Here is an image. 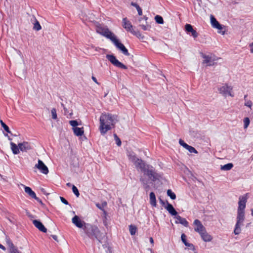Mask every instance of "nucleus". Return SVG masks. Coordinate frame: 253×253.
<instances>
[{"label":"nucleus","mask_w":253,"mask_h":253,"mask_svg":"<svg viewBox=\"0 0 253 253\" xmlns=\"http://www.w3.org/2000/svg\"><path fill=\"white\" fill-rule=\"evenodd\" d=\"M118 122L117 116L111 114H102L100 117L99 129L102 135H105L111 130Z\"/></svg>","instance_id":"1"},{"label":"nucleus","mask_w":253,"mask_h":253,"mask_svg":"<svg viewBox=\"0 0 253 253\" xmlns=\"http://www.w3.org/2000/svg\"><path fill=\"white\" fill-rule=\"evenodd\" d=\"M84 230L88 237L90 238L94 237L100 243H101L103 234L96 226L87 223L85 225Z\"/></svg>","instance_id":"2"},{"label":"nucleus","mask_w":253,"mask_h":253,"mask_svg":"<svg viewBox=\"0 0 253 253\" xmlns=\"http://www.w3.org/2000/svg\"><path fill=\"white\" fill-rule=\"evenodd\" d=\"M123 27L128 32H130L133 35L140 39H144V36L142 35L138 30H135L131 22L126 17L123 19Z\"/></svg>","instance_id":"3"},{"label":"nucleus","mask_w":253,"mask_h":253,"mask_svg":"<svg viewBox=\"0 0 253 253\" xmlns=\"http://www.w3.org/2000/svg\"><path fill=\"white\" fill-rule=\"evenodd\" d=\"M202 57L203 58V64H205L207 66H214L216 64V61L221 59V58H218L212 55H206L202 54Z\"/></svg>","instance_id":"4"},{"label":"nucleus","mask_w":253,"mask_h":253,"mask_svg":"<svg viewBox=\"0 0 253 253\" xmlns=\"http://www.w3.org/2000/svg\"><path fill=\"white\" fill-rule=\"evenodd\" d=\"M96 32L98 34L105 37L107 39H110L111 41L116 37L113 33H112L108 28H106L97 27L96 28Z\"/></svg>","instance_id":"5"},{"label":"nucleus","mask_w":253,"mask_h":253,"mask_svg":"<svg viewBox=\"0 0 253 253\" xmlns=\"http://www.w3.org/2000/svg\"><path fill=\"white\" fill-rule=\"evenodd\" d=\"M106 58L114 66L124 69H127V67L120 62L113 55L107 54Z\"/></svg>","instance_id":"6"},{"label":"nucleus","mask_w":253,"mask_h":253,"mask_svg":"<svg viewBox=\"0 0 253 253\" xmlns=\"http://www.w3.org/2000/svg\"><path fill=\"white\" fill-rule=\"evenodd\" d=\"M112 42H113L116 47L122 52V53L126 56L129 55V53L127 49L123 43L119 41L116 37L114 38Z\"/></svg>","instance_id":"7"},{"label":"nucleus","mask_w":253,"mask_h":253,"mask_svg":"<svg viewBox=\"0 0 253 253\" xmlns=\"http://www.w3.org/2000/svg\"><path fill=\"white\" fill-rule=\"evenodd\" d=\"M218 90L219 93L222 94L224 96H226L227 95L233 96V95L231 93L232 87L231 86L224 84L222 86L219 87L218 88Z\"/></svg>","instance_id":"8"},{"label":"nucleus","mask_w":253,"mask_h":253,"mask_svg":"<svg viewBox=\"0 0 253 253\" xmlns=\"http://www.w3.org/2000/svg\"><path fill=\"white\" fill-rule=\"evenodd\" d=\"M72 222L77 227L83 228L84 230V229L85 225L87 224L84 221L82 220L77 215H75L72 218Z\"/></svg>","instance_id":"9"},{"label":"nucleus","mask_w":253,"mask_h":253,"mask_svg":"<svg viewBox=\"0 0 253 253\" xmlns=\"http://www.w3.org/2000/svg\"><path fill=\"white\" fill-rule=\"evenodd\" d=\"M5 241L10 253H22L18 250L17 248L14 245L8 237H6Z\"/></svg>","instance_id":"10"},{"label":"nucleus","mask_w":253,"mask_h":253,"mask_svg":"<svg viewBox=\"0 0 253 253\" xmlns=\"http://www.w3.org/2000/svg\"><path fill=\"white\" fill-rule=\"evenodd\" d=\"M133 164L137 169H140L144 173L146 172L147 167H148V166L146 165L142 160L138 159Z\"/></svg>","instance_id":"11"},{"label":"nucleus","mask_w":253,"mask_h":253,"mask_svg":"<svg viewBox=\"0 0 253 253\" xmlns=\"http://www.w3.org/2000/svg\"><path fill=\"white\" fill-rule=\"evenodd\" d=\"M35 168L38 169L42 173L47 174L48 173V168L41 160H38V163L35 166Z\"/></svg>","instance_id":"12"},{"label":"nucleus","mask_w":253,"mask_h":253,"mask_svg":"<svg viewBox=\"0 0 253 253\" xmlns=\"http://www.w3.org/2000/svg\"><path fill=\"white\" fill-rule=\"evenodd\" d=\"M247 201V197L246 195L241 196L239 198L238 202V211H245L244 210L246 208V204Z\"/></svg>","instance_id":"13"},{"label":"nucleus","mask_w":253,"mask_h":253,"mask_svg":"<svg viewBox=\"0 0 253 253\" xmlns=\"http://www.w3.org/2000/svg\"><path fill=\"white\" fill-rule=\"evenodd\" d=\"M193 225H194V230L199 234L203 232L206 229L202 222L199 219H195L194 221Z\"/></svg>","instance_id":"14"},{"label":"nucleus","mask_w":253,"mask_h":253,"mask_svg":"<svg viewBox=\"0 0 253 253\" xmlns=\"http://www.w3.org/2000/svg\"><path fill=\"white\" fill-rule=\"evenodd\" d=\"M210 20L211 25L213 28H216L220 31L223 29L222 26L217 21L213 15H211Z\"/></svg>","instance_id":"15"},{"label":"nucleus","mask_w":253,"mask_h":253,"mask_svg":"<svg viewBox=\"0 0 253 253\" xmlns=\"http://www.w3.org/2000/svg\"><path fill=\"white\" fill-rule=\"evenodd\" d=\"M25 189V192L28 194L32 198L35 199L38 202H41V200L36 196L35 193L32 190V189L28 186H25L23 184H22Z\"/></svg>","instance_id":"16"},{"label":"nucleus","mask_w":253,"mask_h":253,"mask_svg":"<svg viewBox=\"0 0 253 253\" xmlns=\"http://www.w3.org/2000/svg\"><path fill=\"white\" fill-rule=\"evenodd\" d=\"M179 143L181 146H183L184 148L187 149L189 152L194 153L195 154L198 153L197 151L193 147L188 145L182 139H180L179 140Z\"/></svg>","instance_id":"17"},{"label":"nucleus","mask_w":253,"mask_h":253,"mask_svg":"<svg viewBox=\"0 0 253 253\" xmlns=\"http://www.w3.org/2000/svg\"><path fill=\"white\" fill-rule=\"evenodd\" d=\"M185 30L187 33H191L194 38H196L198 34L196 30H195L192 26L189 24H186L185 25Z\"/></svg>","instance_id":"18"},{"label":"nucleus","mask_w":253,"mask_h":253,"mask_svg":"<svg viewBox=\"0 0 253 253\" xmlns=\"http://www.w3.org/2000/svg\"><path fill=\"white\" fill-rule=\"evenodd\" d=\"M144 173L147 175L149 178L153 181H155L157 179L156 173L152 169H149V167H147L146 172Z\"/></svg>","instance_id":"19"},{"label":"nucleus","mask_w":253,"mask_h":253,"mask_svg":"<svg viewBox=\"0 0 253 253\" xmlns=\"http://www.w3.org/2000/svg\"><path fill=\"white\" fill-rule=\"evenodd\" d=\"M33 224L40 231L46 233L47 231L46 228L44 226L42 223L39 220H34L33 221Z\"/></svg>","instance_id":"20"},{"label":"nucleus","mask_w":253,"mask_h":253,"mask_svg":"<svg viewBox=\"0 0 253 253\" xmlns=\"http://www.w3.org/2000/svg\"><path fill=\"white\" fill-rule=\"evenodd\" d=\"M199 234L200 235L203 240L205 242H210L212 239V236L207 232L206 229L204 231L202 232Z\"/></svg>","instance_id":"21"},{"label":"nucleus","mask_w":253,"mask_h":253,"mask_svg":"<svg viewBox=\"0 0 253 253\" xmlns=\"http://www.w3.org/2000/svg\"><path fill=\"white\" fill-rule=\"evenodd\" d=\"M175 218L176 219L175 222L176 224L180 223L185 227H187L188 226V222L185 218H182L178 215L175 216Z\"/></svg>","instance_id":"22"},{"label":"nucleus","mask_w":253,"mask_h":253,"mask_svg":"<svg viewBox=\"0 0 253 253\" xmlns=\"http://www.w3.org/2000/svg\"><path fill=\"white\" fill-rule=\"evenodd\" d=\"M245 219V211H238L237 223L243 224Z\"/></svg>","instance_id":"23"},{"label":"nucleus","mask_w":253,"mask_h":253,"mask_svg":"<svg viewBox=\"0 0 253 253\" xmlns=\"http://www.w3.org/2000/svg\"><path fill=\"white\" fill-rule=\"evenodd\" d=\"M19 150L21 151H27L28 150L30 149V146L28 142H24L18 144Z\"/></svg>","instance_id":"24"},{"label":"nucleus","mask_w":253,"mask_h":253,"mask_svg":"<svg viewBox=\"0 0 253 253\" xmlns=\"http://www.w3.org/2000/svg\"><path fill=\"white\" fill-rule=\"evenodd\" d=\"M166 209L172 215H174L175 216L177 215V212L174 209L172 205L168 203L167 206L166 207Z\"/></svg>","instance_id":"25"},{"label":"nucleus","mask_w":253,"mask_h":253,"mask_svg":"<svg viewBox=\"0 0 253 253\" xmlns=\"http://www.w3.org/2000/svg\"><path fill=\"white\" fill-rule=\"evenodd\" d=\"M73 130L74 134L77 136H81L84 133L83 127H73Z\"/></svg>","instance_id":"26"},{"label":"nucleus","mask_w":253,"mask_h":253,"mask_svg":"<svg viewBox=\"0 0 253 253\" xmlns=\"http://www.w3.org/2000/svg\"><path fill=\"white\" fill-rule=\"evenodd\" d=\"M150 203L153 207L156 206V199L154 192H152L150 194Z\"/></svg>","instance_id":"27"},{"label":"nucleus","mask_w":253,"mask_h":253,"mask_svg":"<svg viewBox=\"0 0 253 253\" xmlns=\"http://www.w3.org/2000/svg\"><path fill=\"white\" fill-rule=\"evenodd\" d=\"M11 149L14 154H17L19 153V148L13 142L10 143Z\"/></svg>","instance_id":"28"},{"label":"nucleus","mask_w":253,"mask_h":253,"mask_svg":"<svg viewBox=\"0 0 253 253\" xmlns=\"http://www.w3.org/2000/svg\"><path fill=\"white\" fill-rule=\"evenodd\" d=\"M127 156L128 157L129 160L133 163L138 159L136 157L135 154L131 151L128 152Z\"/></svg>","instance_id":"29"},{"label":"nucleus","mask_w":253,"mask_h":253,"mask_svg":"<svg viewBox=\"0 0 253 253\" xmlns=\"http://www.w3.org/2000/svg\"><path fill=\"white\" fill-rule=\"evenodd\" d=\"M127 156L128 157L129 160L133 163L138 159L136 157L135 154L131 151L128 152Z\"/></svg>","instance_id":"30"},{"label":"nucleus","mask_w":253,"mask_h":253,"mask_svg":"<svg viewBox=\"0 0 253 253\" xmlns=\"http://www.w3.org/2000/svg\"><path fill=\"white\" fill-rule=\"evenodd\" d=\"M181 240L182 242L186 247H193V245L192 244H190L186 241V236L184 234H182L181 236Z\"/></svg>","instance_id":"31"},{"label":"nucleus","mask_w":253,"mask_h":253,"mask_svg":"<svg viewBox=\"0 0 253 253\" xmlns=\"http://www.w3.org/2000/svg\"><path fill=\"white\" fill-rule=\"evenodd\" d=\"M233 167L232 163H228L223 166H221V169L223 170H229L231 169Z\"/></svg>","instance_id":"32"},{"label":"nucleus","mask_w":253,"mask_h":253,"mask_svg":"<svg viewBox=\"0 0 253 253\" xmlns=\"http://www.w3.org/2000/svg\"><path fill=\"white\" fill-rule=\"evenodd\" d=\"M243 224L237 223H236L235 227L234 229V233L235 235H238L240 233L241 230V226Z\"/></svg>","instance_id":"33"},{"label":"nucleus","mask_w":253,"mask_h":253,"mask_svg":"<svg viewBox=\"0 0 253 253\" xmlns=\"http://www.w3.org/2000/svg\"><path fill=\"white\" fill-rule=\"evenodd\" d=\"M129 230L130 234L131 235H134L136 233L137 228L135 226L130 225L129 226Z\"/></svg>","instance_id":"34"},{"label":"nucleus","mask_w":253,"mask_h":253,"mask_svg":"<svg viewBox=\"0 0 253 253\" xmlns=\"http://www.w3.org/2000/svg\"><path fill=\"white\" fill-rule=\"evenodd\" d=\"M155 20L156 22L159 24H163L164 23V20L162 16L160 15H156L155 17Z\"/></svg>","instance_id":"35"},{"label":"nucleus","mask_w":253,"mask_h":253,"mask_svg":"<svg viewBox=\"0 0 253 253\" xmlns=\"http://www.w3.org/2000/svg\"><path fill=\"white\" fill-rule=\"evenodd\" d=\"M33 29L36 31H39L42 29V27L40 24V23L36 19H35V23H34V26Z\"/></svg>","instance_id":"36"},{"label":"nucleus","mask_w":253,"mask_h":253,"mask_svg":"<svg viewBox=\"0 0 253 253\" xmlns=\"http://www.w3.org/2000/svg\"><path fill=\"white\" fill-rule=\"evenodd\" d=\"M244 127L245 129L247 128L250 123V120L249 118L246 117L244 119Z\"/></svg>","instance_id":"37"},{"label":"nucleus","mask_w":253,"mask_h":253,"mask_svg":"<svg viewBox=\"0 0 253 253\" xmlns=\"http://www.w3.org/2000/svg\"><path fill=\"white\" fill-rule=\"evenodd\" d=\"M0 124L2 126V127L4 128L5 131H6L7 132L10 133V131L9 130L8 126L3 122L2 120L0 121Z\"/></svg>","instance_id":"38"},{"label":"nucleus","mask_w":253,"mask_h":253,"mask_svg":"<svg viewBox=\"0 0 253 253\" xmlns=\"http://www.w3.org/2000/svg\"><path fill=\"white\" fill-rule=\"evenodd\" d=\"M167 194L170 197V198L172 200H174L176 198L175 194L172 192V191L170 189H169L167 191Z\"/></svg>","instance_id":"39"},{"label":"nucleus","mask_w":253,"mask_h":253,"mask_svg":"<svg viewBox=\"0 0 253 253\" xmlns=\"http://www.w3.org/2000/svg\"><path fill=\"white\" fill-rule=\"evenodd\" d=\"M51 113L52 116V118L54 120H56L57 119V115L56 113V110L55 108H52L51 110Z\"/></svg>","instance_id":"40"},{"label":"nucleus","mask_w":253,"mask_h":253,"mask_svg":"<svg viewBox=\"0 0 253 253\" xmlns=\"http://www.w3.org/2000/svg\"><path fill=\"white\" fill-rule=\"evenodd\" d=\"M139 26L144 31H150L151 27L150 25L147 24L145 25H140Z\"/></svg>","instance_id":"41"},{"label":"nucleus","mask_w":253,"mask_h":253,"mask_svg":"<svg viewBox=\"0 0 253 253\" xmlns=\"http://www.w3.org/2000/svg\"><path fill=\"white\" fill-rule=\"evenodd\" d=\"M72 191H73V192L75 194V195L77 197H78L79 196L80 193L78 191V189L75 185H73V186H72Z\"/></svg>","instance_id":"42"},{"label":"nucleus","mask_w":253,"mask_h":253,"mask_svg":"<svg viewBox=\"0 0 253 253\" xmlns=\"http://www.w3.org/2000/svg\"><path fill=\"white\" fill-rule=\"evenodd\" d=\"M69 124L71 126H73V127H77V126L79 125V124L76 120L70 121Z\"/></svg>","instance_id":"43"},{"label":"nucleus","mask_w":253,"mask_h":253,"mask_svg":"<svg viewBox=\"0 0 253 253\" xmlns=\"http://www.w3.org/2000/svg\"><path fill=\"white\" fill-rule=\"evenodd\" d=\"M114 138L115 139V140L116 141V144L118 146H121V141L120 139L117 136L116 134H114Z\"/></svg>","instance_id":"44"},{"label":"nucleus","mask_w":253,"mask_h":253,"mask_svg":"<svg viewBox=\"0 0 253 253\" xmlns=\"http://www.w3.org/2000/svg\"><path fill=\"white\" fill-rule=\"evenodd\" d=\"M245 105L251 109V107L253 105V103L251 100H246L245 103Z\"/></svg>","instance_id":"45"},{"label":"nucleus","mask_w":253,"mask_h":253,"mask_svg":"<svg viewBox=\"0 0 253 253\" xmlns=\"http://www.w3.org/2000/svg\"><path fill=\"white\" fill-rule=\"evenodd\" d=\"M140 181L143 184L144 188L146 189V191H147L148 190L149 186L148 185H147V182H146L145 181L143 178H140Z\"/></svg>","instance_id":"46"},{"label":"nucleus","mask_w":253,"mask_h":253,"mask_svg":"<svg viewBox=\"0 0 253 253\" xmlns=\"http://www.w3.org/2000/svg\"><path fill=\"white\" fill-rule=\"evenodd\" d=\"M61 201L65 205H68V202L63 197H60Z\"/></svg>","instance_id":"47"},{"label":"nucleus","mask_w":253,"mask_h":253,"mask_svg":"<svg viewBox=\"0 0 253 253\" xmlns=\"http://www.w3.org/2000/svg\"><path fill=\"white\" fill-rule=\"evenodd\" d=\"M137 11H138V14L139 15H142V10L141 9V8L140 7V6H137V8H136Z\"/></svg>","instance_id":"48"},{"label":"nucleus","mask_w":253,"mask_h":253,"mask_svg":"<svg viewBox=\"0 0 253 253\" xmlns=\"http://www.w3.org/2000/svg\"><path fill=\"white\" fill-rule=\"evenodd\" d=\"M92 78V80L97 84H99V83L97 82V79H96V78L94 76H92L91 77Z\"/></svg>","instance_id":"49"},{"label":"nucleus","mask_w":253,"mask_h":253,"mask_svg":"<svg viewBox=\"0 0 253 253\" xmlns=\"http://www.w3.org/2000/svg\"><path fill=\"white\" fill-rule=\"evenodd\" d=\"M250 51L251 53H253V42L250 44Z\"/></svg>","instance_id":"50"},{"label":"nucleus","mask_w":253,"mask_h":253,"mask_svg":"<svg viewBox=\"0 0 253 253\" xmlns=\"http://www.w3.org/2000/svg\"><path fill=\"white\" fill-rule=\"evenodd\" d=\"M131 5L134 7H135L136 8H137V6H139L137 3L134 2H131Z\"/></svg>","instance_id":"51"},{"label":"nucleus","mask_w":253,"mask_h":253,"mask_svg":"<svg viewBox=\"0 0 253 253\" xmlns=\"http://www.w3.org/2000/svg\"><path fill=\"white\" fill-rule=\"evenodd\" d=\"M51 237L54 240L57 241V236L56 235H51Z\"/></svg>","instance_id":"52"},{"label":"nucleus","mask_w":253,"mask_h":253,"mask_svg":"<svg viewBox=\"0 0 253 253\" xmlns=\"http://www.w3.org/2000/svg\"><path fill=\"white\" fill-rule=\"evenodd\" d=\"M0 249H2L3 251L6 250V248H5V247H4L3 245H1L0 244Z\"/></svg>","instance_id":"53"},{"label":"nucleus","mask_w":253,"mask_h":253,"mask_svg":"<svg viewBox=\"0 0 253 253\" xmlns=\"http://www.w3.org/2000/svg\"><path fill=\"white\" fill-rule=\"evenodd\" d=\"M61 105L63 107V109H64V111H65V113H66L67 112V109L64 107V104L63 103H61Z\"/></svg>","instance_id":"54"},{"label":"nucleus","mask_w":253,"mask_h":253,"mask_svg":"<svg viewBox=\"0 0 253 253\" xmlns=\"http://www.w3.org/2000/svg\"><path fill=\"white\" fill-rule=\"evenodd\" d=\"M150 242L153 245L154 244V240L152 237L150 238Z\"/></svg>","instance_id":"55"},{"label":"nucleus","mask_w":253,"mask_h":253,"mask_svg":"<svg viewBox=\"0 0 253 253\" xmlns=\"http://www.w3.org/2000/svg\"><path fill=\"white\" fill-rule=\"evenodd\" d=\"M160 203L162 204V205H164L165 204V202L162 200H161V199H160Z\"/></svg>","instance_id":"56"},{"label":"nucleus","mask_w":253,"mask_h":253,"mask_svg":"<svg viewBox=\"0 0 253 253\" xmlns=\"http://www.w3.org/2000/svg\"><path fill=\"white\" fill-rule=\"evenodd\" d=\"M96 206L100 209L102 210L101 208L100 207V206H99V204H96Z\"/></svg>","instance_id":"57"},{"label":"nucleus","mask_w":253,"mask_h":253,"mask_svg":"<svg viewBox=\"0 0 253 253\" xmlns=\"http://www.w3.org/2000/svg\"><path fill=\"white\" fill-rule=\"evenodd\" d=\"M219 33H221L222 35H224L225 34V32L224 31H223V32L219 31Z\"/></svg>","instance_id":"58"},{"label":"nucleus","mask_w":253,"mask_h":253,"mask_svg":"<svg viewBox=\"0 0 253 253\" xmlns=\"http://www.w3.org/2000/svg\"><path fill=\"white\" fill-rule=\"evenodd\" d=\"M247 95H245V96H244V99L246 101V98H247Z\"/></svg>","instance_id":"59"},{"label":"nucleus","mask_w":253,"mask_h":253,"mask_svg":"<svg viewBox=\"0 0 253 253\" xmlns=\"http://www.w3.org/2000/svg\"><path fill=\"white\" fill-rule=\"evenodd\" d=\"M28 216H29V217H31V218H32V217H33L32 215H29V214H28Z\"/></svg>","instance_id":"60"},{"label":"nucleus","mask_w":253,"mask_h":253,"mask_svg":"<svg viewBox=\"0 0 253 253\" xmlns=\"http://www.w3.org/2000/svg\"><path fill=\"white\" fill-rule=\"evenodd\" d=\"M67 185H68V186H70V183H68V184H67Z\"/></svg>","instance_id":"61"},{"label":"nucleus","mask_w":253,"mask_h":253,"mask_svg":"<svg viewBox=\"0 0 253 253\" xmlns=\"http://www.w3.org/2000/svg\"><path fill=\"white\" fill-rule=\"evenodd\" d=\"M145 20H147V17H145Z\"/></svg>","instance_id":"62"},{"label":"nucleus","mask_w":253,"mask_h":253,"mask_svg":"<svg viewBox=\"0 0 253 253\" xmlns=\"http://www.w3.org/2000/svg\"><path fill=\"white\" fill-rule=\"evenodd\" d=\"M252 158L253 159V155L252 156Z\"/></svg>","instance_id":"63"},{"label":"nucleus","mask_w":253,"mask_h":253,"mask_svg":"<svg viewBox=\"0 0 253 253\" xmlns=\"http://www.w3.org/2000/svg\"><path fill=\"white\" fill-rule=\"evenodd\" d=\"M252 212H253V210L252 211Z\"/></svg>","instance_id":"64"}]
</instances>
